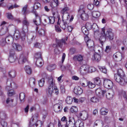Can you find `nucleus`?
Wrapping results in <instances>:
<instances>
[{"mask_svg":"<svg viewBox=\"0 0 127 127\" xmlns=\"http://www.w3.org/2000/svg\"><path fill=\"white\" fill-rule=\"evenodd\" d=\"M95 70V68L93 67H90L88 65H84L81 67L80 71L81 74L84 75L94 72Z\"/></svg>","mask_w":127,"mask_h":127,"instance_id":"nucleus-1","label":"nucleus"},{"mask_svg":"<svg viewBox=\"0 0 127 127\" xmlns=\"http://www.w3.org/2000/svg\"><path fill=\"white\" fill-rule=\"evenodd\" d=\"M38 115L36 113L33 115L30 120L29 125L31 126H33V127H41L42 125V122L40 121H36Z\"/></svg>","mask_w":127,"mask_h":127,"instance_id":"nucleus-2","label":"nucleus"},{"mask_svg":"<svg viewBox=\"0 0 127 127\" xmlns=\"http://www.w3.org/2000/svg\"><path fill=\"white\" fill-rule=\"evenodd\" d=\"M75 120L73 117H69L68 121H66V125L63 124L62 122L59 121L58 127H73L75 125Z\"/></svg>","mask_w":127,"mask_h":127,"instance_id":"nucleus-3","label":"nucleus"},{"mask_svg":"<svg viewBox=\"0 0 127 127\" xmlns=\"http://www.w3.org/2000/svg\"><path fill=\"white\" fill-rule=\"evenodd\" d=\"M124 75L123 71L121 69L118 70V74L115 75L114 79L116 81L121 85H123L124 80L123 77Z\"/></svg>","mask_w":127,"mask_h":127,"instance_id":"nucleus-4","label":"nucleus"},{"mask_svg":"<svg viewBox=\"0 0 127 127\" xmlns=\"http://www.w3.org/2000/svg\"><path fill=\"white\" fill-rule=\"evenodd\" d=\"M48 87L47 90V93L51 95L53 92V89L55 86V81L53 80L52 78L51 77L49 79L48 81Z\"/></svg>","mask_w":127,"mask_h":127,"instance_id":"nucleus-5","label":"nucleus"},{"mask_svg":"<svg viewBox=\"0 0 127 127\" xmlns=\"http://www.w3.org/2000/svg\"><path fill=\"white\" fill-rule=\"evenodd\" d=\"M14 38L16 40L19 39L21 38L22 40H24L25 37V32L24 31L21 33L18 29H16L14 32Z\"/></svg>","mask_w":127,"mask_h":127,"instance_id":"nucleus-6","label":"nucleus"},{"mask_svg":"<svg viewBox=\"0 0 127 127\" xmlns=\"http://www.w3.org/2000/svg\"><path fill=\"white\" fill-rule=\"evenodd\" d=\"M28 53L26 52H22L20 56L19 60V64H24L27 61Z\"/></svg>","mask_w":127,"mask_h":127,"instance_id":"nucleus-7","label":"nucleus"},{"mask_svg":"<svg viewBox=\"0 0 127 127\" xmlns=\"http://www.w3.org/2000/svg\"><path fill=\"white\" fill-rule=\"evenodd\" d=\"M105 31L104 27L102 28L101 35L99 38V42L102 46L103 45V43L105 42L106 39H107L105 36Z\"/></svg>","mask_w":127,"mask_h":127,"instance_id":"nucleus-8","label":"nucleus"},{"mask_svg":"<svg viewBox=\"0 0 127 127\" xmlns=\"http://www.w3.org/2000/svg\"><path fill=\"white\" fill-rule=\"evenodd\" d=\"M105 34L107 39H108L111 40L113 39L114 34L112 32V29L109 28L107 30Z\"/></svg>","mask_w":127,"mask_h":127,"instance_id":"nucleus-9","label":"nucleus"},{"mask_svg":"<svg viewBox=\"0 0 127 127\" xmlns=\"http://www.w3.org/2000/svg\"><path fill=\"white\" fill-rule=\"evenodd\" d=\"M6 23L4 21H3L1 24L0 26H2V28L0 31V35H3L8 32V28L4 26Z\"/></svg>","mask_w":127,"mask_h":127,"instance_id":"nucleus-10","label":"nucleus"},{"mask_svg":"<svg viewBox=\"0 0 127 127\" xmlns=\"http://www.w3.org/2000/svg\"><path fill=\"white\" fill-rule=\"evenodd\" d=\"M10 84V85H8L6 88V89L8 91L7 94L8 96H12L14 95L15 93L14 90L13 89H11V88H10V87H12V84L10 83V82L7 81V84L8 83Z\"/></svg>","mask_w":127,"mask_h":127,"instance_id":"nucleus-11","label":"nucleus"},{"mask_svg":"<svg viewBox=\"0 0 127 127\" xmlns=\"http://www.w3.org/2000/svg\"><path fill=\"white\" fill-rule=\"evenodd\" d=\"M103 85L105 87L107 88H110L113 86V83L112 81L107 79L104 80Z\"/></svg>","mask_w":127,"mask_h":127,"instance_id":"nucleus-12","label":"nucleus"},{"mask_svg":"<svg viewBox=\"0 0 127 127\" xmlns=\"http://www.w3.org/2000/svg\"><path fill=\"white\" fill-rule=\"evenodd\" d=\"M0 116L2 119L1 121V124L2 127H7V123L4 120L6 118V115L5 113H1L0 114Z\"/></svg>","mask_w":127,"mask_h":127,"instance_id":"nucleus-13","label":"nucleus"},{"mask_svg":"<svg viewBox=\"0 0 127 127\" xmlns=\"http://www.w3.org/2000/svg\"><path fill=\"white\" fill-rule=\"evenodd\" d=\"M113 57L115 61L116 62L120 61L122 59V55L120 52H117L114 55Z\"/></svg>","mask_w":127,"mask_h":127,"instance_id":"nucleus-14","label":"nucleus"},{"mask_svg":"<svg viewBox=\"0 0 127 127\" xmlns=\"http://www.w3.org/2000/svg\"><path fill=\"white\" fill-rule=\"evenodd\" d=\"M68 39V37H66L65 38H63L61 40H58L57 41V43L60 47H62L63 44H66V41Z\"/></svg>","mask_w":127,"mask_h":127,"instance_id":"nucleus-15","label":"nucleus"},{"mask_svg":"<svg viewBox=\"0 0 127 127\" xmlns=\"http://www.w3.org/2000/svg\"><path fill=\"white\" fill-rule=\"evenodd\" d=\"M16 58V56L14 54V51L11 52L10 51V55L9 58V60L10 62L11 63L14 62Z\"/></svg>","mask_w":127,"mask_h":127,"instance_id":"nucleus-16","label":"nucleus"},{"mask_svg":"<svg viewBox=\"0 0 127 127\" xmlns=\"http://www.w3.org/2000/svg\"><path fill=\"white\" fill-rule=\"evenodd\" d=\"M60 19L59 18H58V22H57V24H60V27L64 30L66 28V27L67 26V24L66 21H62L60 22Z\"/></svg>","mask_w":127,"mask_h":127,"instance_id":"nucleus-17","label":"nucleus"},{"mask_svg":"<svg viewBox=\"0 0 127 127\" xmlns=\"http://www.w3.org/2000/svg\"><path fill=\"white\" fill-rule=\"evenodd\" d=\"M79 116L82 119L85 120L88 117V113L86 111H82L79 113Z\"/></svg>","mask_w":127,"mask_h":127,"instance_id":"nucleus-18","label":"nucleus"},{"mask_svg":"<svg viewBox=\"0 0 127 127\" xmlns=\"http://www.w3.org/2000/svg\"><path fill=\"white\" fill-rule=\"evenodd\" d=\"M87 45L89 49L91 50H94V43L93 41L91 40H89L87 42Z\"/></svg>","mask_w":127,"mask_h":127,"instance_id":"nucleus-19","label":"nucleus"},{"mask_svg":"<svg viewBox=\"0 0 127 127\" xmlns=\"http://www.w3.org/2000/svg\"><path fill=\"white\" fill-rule=\"evenodd\" d=\"M114 95V93L113 90H110L106 92V96L107 98L110 99L112 98Z\"/></svg>","mask_w":127,"mask_h":127,"instance_id":"nucleus-20","label":"nucleus"},{"mask_svg":"<svg viewBox=\"0 0 127 127\" xmlns=\"http://www.w3.org/2000/svg\"><path fill=\"white\" fill-rule=\"evenodd\" d=\"M40 4L38 2H35L33 6V8L34 10L32 11V13H34L36 17L38 16V14L36 13L35 10L37 9L40 6Z\"/></svg>","mask_w":127,"mask_h":127,"instance_id":"nucleus-21","label":"nucleus"},{"mask_svg":"<svg viewBox=\"0 0 127 127\" xmlns=\"http://www.w3.org/2000/svg\"><path fill=\"white\" fill-rule=\"evenodd\" d=\"M37 33L40 36H43L45 35V31L42 29H40L38 30V27H37L36 29Z\"/></svg>","mask_w":127,"mask_h":127,"instance_id":"nucleus-22","label":"nucleus"},{"mask_svg":"<svg viewBox=\"0 0 127 127\" xmlns=\"http://www.w3.org/2000/svg\"><path fill=\"white\" fill-rule=\"evenodd\" d=\"M36 83L35 79L33 77L30 78L29 80V85L32 88L34 87L35 86Z\"/></svg>","mask_w":127,"mask_h":127,"instance_id":"nucleus-23","label":"nucleus"},{"mask_svg":"<svg viewBox=\"0 0 127 127\" xmlns=\"http://www.w3.org/2000/svg\"><path fill=\"white\" fill-rule=\"evenodd\" d=\"M74 92L76 94L80 95L83 93V90L80 87H78L74 89Z\"/></svg>","mask_w":127,"mask_h":127,"instance_id":"nucleus-24","label":"nucleus"},{"mask_svg":"<svg viewBox=\"0 0 127 127\" xmlns=\"http://www.w3.org/2000/svg\"><path fill=\"white\" fill-rule=\"evenodd\" d=\"M83 56L81 55H78L74 56L73 58V60L75 61L82 62L83 60Z\"/></svg>","mask_w":127,"mask_h":127,"instance_id":"nucleus-25","label":"nucleus"},{"mask_svg":"<svg viewBox=\"0 0 127 127\" xmlns=\"http://www.w3.org/2000/svg\"><path fill=\"white\" fill-rule=\"evenodd\" d=\"M12 47L14 49L18 51L21 50L22 49V47L21 45L15 43L12 44Z\"/></svg>","mask_w":127,"mask_h":127,"instance_id":"nucleus-26","label":"nucleus"},{"mask_svg":"<svg viewBox=\"0 0 127 127\" xmlns=\"http://www.w3.org/2000/svg\"><path fill=\"white\" fill-rule=\"evenodd\" d=\"M86 80L85 78H81L79 81V82L80 85L83 87H86L87 86V83L86 84Z\"/></svg>","mask_w":127,"mask_h":127,"instance_id":"nucleus-27","label":"nucleus"},{"mask_svg":"<svg viewBox=\"0 0 127 127\" xmlns=\"http://www.w3.org/2000/svg\"><path fill=\"white\" fill-rule=\"evenodd\" d=\"M27 7L28 6L26 5L23 7L22 9L23 14L25 15V16L26 15L31 12L28 10H27Z\"/></svg>","mask_w":127,"mask_h":127,"instance_id":"nucleus-28","label":"nucleus"},{"mask_svg":"<svg viewBox=\"0 0 127 127\" xmlns=\"http://www.w3.org/2000/svg\"><path fill=\"white\" fill-rule=\"evenodd\" d=\"M94 125V126H97L98 127H103V123L101 120H98L95 121Z\"/></svg>","mask_w":127,"mask_h":127,"instance_id":"nucleus-29","label":"nucleus"},{"mask_svg":"<svg viewBox=\"0 0 127 127\" xmlns=\"http://www.w3.org/2000/svg\"><path fill=\"white\" fill-rule=\"evenodd\" d=\"M92 59L93 60H95L96 61H99L101 59V56L99 54L97 53H95L94 54L93 57Z\"/></svg>","mask_w":127,"mask_h":127,"instance_id":"nucleus-30","label":"nucleus"},{"mask_svg":"<svg viewBox=\"0 0 127 127\" xmlns=\"http://www.w3.org/2000/svg\"><path fill=\"white\" fill-rule=\"evenodd\" d=\"M84 124L81 120H78L75 123L76 127H84Z\"/></svg>","mask_w":127,"mask_h":127,"instance_id":"nucleus-31","label":"nucleus"},{"mask_svg":"<svg viewBox=\"0 0 127 127\" xmlns=\"http://www.w3.org/2000/svg\"><path fill=\"white\" fill-rule=\"evenodd\" d=\"M54 111L56 112H58L60 111L62 108V106L59 104L55 105L54 106Z\"/></svg>","mask_w":127,"mask_h":127,"instance_id":"nucleus-32","label":"nucleus"},{"mask_svg":"<svg viewBox=\"0 0 127 127\" xmlns=\"http://www.w3.org/2000/svg\"><path fill=\"white\" fill-rule=\"evenodd\" d=\"M108 111V110L104 107L102 108L100 110V112L101 115H106Z\"/></svg>","mask_w":127,"mask_h":127,"instance_id":"nucleus-33","label":"nucleus"},{"mask_svg":"<svg viewBox=\"0 0 127 127\" xmlns=\"http://www.w3.org/2000/svg\"><path fill=\"white\" fill-rule=\"evenodd\" d=\"M13 38L11 36H8L5 39V40L6 43L8 44H10L12 43L13 41Z\"/></svg>","mask_w":127,"mask_h":127,"instance_id":"nucleus-34","label":"nucleus"},{"mask_svg":"<svg viewBox=\"0 0 127 127\" xmlns=\"http://www.w3.org/2000/svg\"><path fill=\"white\" fill-rule=\"evenodd\" d=\"M87 86L89 89H93L96 86L94 83H93L90 81H87Z\"/></svg>","mask_w":127,"mask_h":127,"instance_id":"nucleus-35","label":"nucleus"},{"mask_svg":"<svg viewBox=\"0 0 127 127\" xmlns=\"http://www.w3.org/2000/svg\"><path fill=\"white\" fill-rule=\"evenodd\" d=\"M43 64V62L42 58H40L37 60L36 62V65L38 67L42 66Z\"/></svg>","mask_w":127,"mask_h":127,"instance_id":"nucleus-36","label":"nucleus"},{"mask_svg":"<svg viewBox=\"0 0 127 127\" xmlns=\"http://www.w3.org/2000/svg\"><path fill=\"white\" fill-rule=\"evenodd\" d=\"M20 101L21 102H23L25 100V94L23 93H20L19 96Z\"/></svg>","mask_w":127,"mask_h":127,"instance_id":"nucleus-37","label":"nucleus"},{"mask_svg":"<svg viewBox=\"0 0 127 127\" xmlns=\"http://www.w3.org/2000/svg\"><path fill=\"white\" fill-rule=\"evenodd\" d=\"M81 17L83 20L86 21L89 18L88 15L85 12L82 13L81 15Z\"/></svg>","mask_w":127,"mask_h":127,"instance_id":"nucleus-38","label":"nucleus"},{"mask_svg":"<svg viewBox=\"0 0 127 127\" xmlns=\"http://www.w3.org/2000/svg\"><path fill=\"white\" fill-rule=\"evenodd\" d=\"M95 84H96L97 85H100L101 83V80L100 78L98 77H97L93 79Z\"/></svg>","mask_w":127,"mask_h":127,"instance_id":"nucleus-39","label":"nucleus"},{"mask_svg":"<svg viewBox=\"0 0 127 127\" xmlns=\"http://www.w3.org/2000/svg\"><path fill=\"white\" fill-rule=\"evenodd\" d=\"M16 72L15 70H12L9 72V75L12 78H14L16 76Z\"/></svg>","mask_w":127,"mask_h":127,"instance_id":"nucleus-40","label":"nucleus"},{"mask_svg":"<svg viewBox=\"0 0 127 127\" xmlns=\"http://www.w3.org/2000/svg\"><path fill=\"white\" fill-rule=\"evenodd\" d=\"M22 23L23 26L25 25L26 26V28L27 29V26L29 25V23L27 20L25 16L24 18L23 21Z\"/></svg>","mask_w":127,"mask_h":127,"instance_id":"nucleus-41","label":"nucleus"},{"mask_svg":"<svg viewBox=\"0 0 127 127\" xmlns=\"http://www.w3.org/2000/svg\"><path fill=\"white\" fill-rule=\"evenodd\" d=\"M25 69L27 74H30L32 72V69L29 66H26L25 67Z\"/></svg>","mask_w":127,"mask_h":127,"instance_id":"nucleus-42","label":"nucleus"},{"mask_svg":"<svg viewBox=\"0 0 127 127\" xmlns=\"http://www.w3.org/2000/svg\"><path fill=\"white\" fill-rule=\"evenodd\" d=\"M92 14L93 17L95 18L99 17L100 15V13L99 12L97 11L93 12Z\"/></svg>","mask_w":127,"mask_h":127,"instance_id":"nucleus-43","label":"nucleus"},{"mask_svg":"<svg viewBox=\"0 0 127 127\" xmlns=\"http://www.w3.org/2000/svg\"><path fill=\"white\" fill-rule=\"evenodd\" d=\"M72 98L70 96H68L66 99V103L68 104H71L72 103Z\"/></svg>","mask_w":127,"mask_h":127,"instance_id":"nucleus-44","label":"nucleus"},{"mask_svg":"<svg viewBox=\"0 0 127 127\" xmlns=\"http://www.w3.org/2000/svg\"><path fill=\"white\" fill-rule=\"evenodd\" d=\"M98 68L102 72L106 73L107 72V70L106 68L104 66H99Z\"/></svg>","mask_w":127,"mask_h":127,"instance_id":"nucleus-45","label":"nucleus"},{"mask_svg":"<svg viewBox=\"0 0 127 127\" xmlns=\"http://www.w3.org/2000/svg\"><path fill=\"white\" fill-rule=\"evenodd\" d=\"M55 65L51 64L49 65L47 67V70L50 71H52L53 70L55 69Z\"/></svg>","mask_w":127,"mask_h":127,"instance_id":"nucleus-46","label":"nucleus"},{"mask_svg":"<svg viewBox=\"0 0 127 127\" xmlns=\"http://www.w3.org/2000/svg\"><path fill=\"white\" fill-rule=\"evenodd\" d=\"M69 10V8L67 6L64 7L61 11V12L62 13L64 14V13H67Z\"/></svg>","mask_w":127,"mask_h":127,"instance_id":"nucleus-47","label":"nucleus"},{"mask_svg":"<svg viewBox=\"0 0 127 127\" xmlns=\"http://www.w3.org/2000/svg\"><path fill=\"white\" fill-rule=\"evenodd\" d=\"M70 18V16L69 14H67L66 15H63L62 17L63 21H66L67 22V21L68 18Z\"/></svg>","mask_w":127,"mask_h":127,"instance_id":"nucleus-48","label":"nucleus"},{"mask_svg":"<svg viewBox=\"0 0 127 127\" xmlns=\"http://www.w3.org/2000/svg\"><path fill=\"white\" fill-rule=\"evenodd\" d=\"M92 28L94 31L95 32L98 30V28L97 25L95 23H94L92 25Z\"/></svg>","mask_w":127,"mask_h":127,"instance_id":"nucleus-49","label":"nucleus"},{"mask_svg":"<svg viewBox=\"0 0 127 127\" xmlns=\"http://www.w3.org/2000/svg\"><path fill=\"white\" fill-rule=\"evenodd\" d=\"M82 30L83 32L85 35H87L88 33V30L84 26L82 28Z\"/></svg>","mask_w":127,"mask_h":127,"instance_id":"nucleus-50","label":"nucleus"},{"mask_svg":"<svg viewBox=\"0 0 127 127\" xmlns=\"http://www.w3.org/2000/svg\"><path fill=\"white\" fill-rule=\"evenodd\" d=\"M78 12L79 13H81L85 12L84 6V5H81L80 6Z\"/></svg>","mask_w":127,"mask_h":127,"instance_id":"nucleus-51","label":"nucleus"},{"mask_svg":"<svg viewBox=\"0 0 127 127\" xmlns=\"http://www.w3.org/2000/svg\"><path fill=\"white\" fill-rule=\"evenodd\" d=\"M91 101L93 102L96 103L98 101V99L97 97L94 96L91 98Z\"/></svg>","mask_w":127,"mask_h":127,"instance_id":"nucleus-52","label":"nucleus"},{"mask_svg":"<svg viewBox=\"0 0 127 127\" xmlns=\"http://www.w3.org/2000/svg\"><path fill=\"white\" fill-rule=\"evenodd\" d=\"M48 20L49 21V23L53 24L55 21V17H49Z\"/></svg>","mask_w":127,"mask_h":127,"instance_id":"nucleus-53","label":"nucleus"},{"mask_svg":"<svg viewBox=\"0 0 127 127\" xmlns=\"http://www.w3.org/2000/svg\"><path fill=\"white\" fill-rule=\"evenodd\" d=\"M45 82L44 79H41L39 82V85L40 87H42L44 85Z\"/></svg>","mask_w":127,"mask_h":127,"instance_id":"nucleus-54","label":"nucleus"},{"mask_svg":"<svg viewBox=\"0 0 127 127\" xmlns=\"http://www.w3.org/2000/svg\"><path fill=\"white\" fill-rule=\"evenodd\" d=\"M88 30H90L92 28V25L91 24L87 23L86 24V27Z\"/></svg>","mask_w":127,"mask_h":127,"instance_id":"nucleus-55","label":"nucleus"},{"mask_svg":"<svg viewBox=\"0 0 127 127\" xmlns=\"http://www.w3.org/2000/svg\"><path fill=\"white\" fill-rule=\"evenodd\" d=\"M77 109L75 106H72L70 109V111L71 112L73 113L77 111Z\"/></svg>","mask_w":127,"mask_h":127,"instance_id":"nucleus-56","label":"nucleus"},{"mask_svg":"<svg viewBox=\"0 0 127 127\" xmlns=\"http://www.w3.org/2000/svg\"><path fill=\"white\" fill-rule=\"evenodd\" d=\"M94 5L92 4H89L87 6V8L90 10H92L94 8Z\"/></svg>","mask_w":127,"mask_h":127,"instance_id":"nucleus-57","label":"nucleus"},{"mask_svg":"<svg viewBox=\"0 0 127 127\" xmlns=\"http://www.w3.org/2000/svg\"><path fill=\"white\" fill-rule=\"evenodd\" d=\"M7 18L9 19H12L13 18V17L11 14L10 13H6Z\"/></svg>","mask_w":127,"mask_h":127,"instance_id":"nucleus-58","label":"nucleus"},{"mask_svg":"<svg viewBox=\"0 0 127 127\" xmlns=\"http://www.w3.org/2000/svg\"><path fill=\"white\" fill-rule=\"evenodd\" d=\"M35 57L36 59V60L40 58H41V53H37L35 55Z\"/></svg>","mask_w":127,"mask_h":127,"instance_id":"nucleus-59","label":"nucleus"},{"mask_svg":"<svg viewBox=\"0 0 127 127\" xmlns=\"http://www.w3.org/2000/svg\"><path fill=\"white\" fill-rule=\"evenodd\" d=\"M53 93H54L56 95L58 94H59L58 90L57 89V87L55 86L54 88L53 89Z\"/></svg>","mask_w":127,"mask_h":127,"instance_id":"nucleus-60","label":"nucleus"},{"mask_svg":"<svg viewBox=\"0 0 127 127\" xmlns=\"http://www.w3.org/2000/svg\"><path fill=\"white\" fill-rule=\"evenodd\" d=\"M76 51L75 48H71L70 49V53L72 55L73 54L75 53Z\"/></svg>","mask_w":127,"mask_h":127,"instance_id":"nucleus-61","label":"nucleus"},{"mask_svg":"<svg viewBox=\"0 0 127 127\" xmlns=\"http://www.w3.org/2000/svg\"><path fill=\"white\" fill-rule=\"evenodd\" d=\"M102 92V91L100 88L97 89L96 90L95 93L97 95H100L101 94Z\"/></svg>","mask_w":127,"mask_h":127,"instance_id":"nucleus-62","label":"nucleus"},{"mask_svg":"<svg viewBox=\"0 0 127 127\" xmlns=\"http://www.w3.org/2000/svg\"><path fill=\"white\" fill-rule=\"evenodd\" d=\"M6 43L5 39H2L0 41V44L2 46H4Z\"/></svg>","mask_w":127,"mask_h":127,"instance_id":"nucleus-63","label":"nucleus"},{"mask_svg":"<svg viewBox=\"0 0 127 127\" xmlns=\"http://www.w3.org/2000/svg\"><path fill=\"white\" fill-rule=\"evenodd\" d=\"M50 5L52 8H54L57 6V4H56L53 1L51 2Z\"/></svg>","mask_w":127,"mask_h":127,"instance_id":"nucleus-64","label":"nucleus"}]
</instances>
